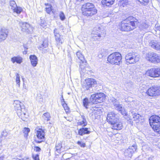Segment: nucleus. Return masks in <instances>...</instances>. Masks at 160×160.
Returning <instances> with one entry per match:
<instances>
[{"instance_id":"obj_50","label":"nucleus","mask_w":160,"mask_h":160,"mask_svg":"<svg viewBox=\"0 0 160 160\" xmlns=\"http://www.w3.org/2000/svg\"><path fill=\"white\" fill-rule=\"evenodd\" d=\"M141 26H142L143 29H145L148 28V25L146 23H144L141 25Z\"/></svg>"},{"instance_id":"obj_60","label":"nucleus","mask_w":160,"mask_h":160,"mask_svg":"<svg viewBox=\"0 0 160 160\" xmlns=\"http://www.w3.org/2000/svg\"><path fill=\"white\" fill-rule=\"evenodd\" d=\"M1 80V78H0V81Z\"/></svg>"},{"instance_id":"obj_6","label":"nucleus","mask_w":160,"mask_h":160,"mask_svg":"<svg viewBox=\"0 0 160 160\" xmlns=\"http://www.w3.org/2000/svg\"><path fill=\"white\" fill-rule=\"evenodd\" d=\"M105 98V95L103 93H97L92 94L91 96L90 100L93 103L102 102Z\"/></svg>"},{"instance_id":"obj_47","label":"nucleus","mask_w":160,"mask_h":160,"mask_svg":"<svg viewBox=\"0 0 160 160\" xmlns=\"http://www.w3.org/2000/svg\"><path fill=\"white\" fill-rule=\"evenodd\" d=\"M77 143L81 147H85L86 144H85V143H84L83 142H81V141H78L77 142Z\"/></svg>"},{"instance_id":"obj_14","label":"nucleus","mask_w":160,"mask_h":160,"mask_svg":"<svg viewBox=\"0 0 160 160\" xmlns=\"http://www.w3.org/2000/svg\"><path fill=\"white\" fill-rule=\"evenodd\" d=\"M117 114L113 112H110L107 115V119L111 124L113 123L114 121H117Z\"/></svg>"},{"instance_id":"obj_24","label":"nucleus","mask_w":160,"mask_h":160,"mask_svg":"<svg viewBox=\"0 0 160 160\" xmlns=\"http://www.w3.org/2000/svg\"><path fill=\"white\" fill-rule=\"evenodd\" d=\"M155 86L151 87L148 89L146 93L149 96H155Z\"/></svg>"},{"instance_id":"obj_40","label":"nucleus","mask_w":160,"mask_h":160,"mask_svg":"<svg viewBox=\"0 0 160 160\" xmlns=\"http://www.w3.org/2000/svg\"><path fill=\"white\" fill-rule=\"evenodd\" d=\"M89 103L88 101V99L87 98H85L83 100V104L84 106L86 108H87V106Z\"/></svg>"},{"instance_id":"obj_55","label":"nucleus","mask_w":160,"mask_h":160,"mask_svg":"<svg viewBox=\"0 0 160 160\" xmlns=\"http://www.w3.org/2000/svg\"><path fill=\"white\" fill-rule=\"evenodd\" d=\"M12 160H19V158H13V159H12Z\"/></svg>"},{"instance_id":"obj_44","label":"nucleus","mask_w":160,"mask_h":160,"mask_svg":"<svg viewBox=\"0 0 160 160\" xmlns=\"http://www.w3.org/2000/svg\"><path fill=\"white\" fill-rule=\"evenodd\" d=\"M121 3L123 6L124 7L125 5L128 4V0H122V1H121Z\"/></svg>"},{"instance_id":"obj_4","label":"nucleus","mask_w":160,"mask_h":160,"mask_svg":"<svg viewBox=\"0 0 160 160\" xmlns=\"http://www.w3.org/2000/svg\"><path fill=\"white\" fill-rule=\"evenodd\" d=\"M149 121L154 131L160 133V117L156 115H152L150 118Z\"/></svg>"},{"instance_id":"obj_7","label":"nucleus","mask_w":160,"mask_h":160,"mask_svg":"<svg viewBox=\"0 0 160 160\" xmlns=\"http://www.w3.org/2000/svg\"><path fill=\"white\" fill-rule=\"evenodd\" d=\"M145 58L150 62L154 63L160 62V56L154 52H149L146 53Z\"/></svg>"},{"instance_id":"obj_39","label":"nucleus","mask_w":160,"mask_h":160,"mask_svg":"<svg viewBox=\"0 0 160 160\" xmlns=\"http://www.w3.org/2000/svg\"><path fill=\"white\" fill-rule=\"evenodd\" d=\"M45 5L46 6H48V7L46 8V9L47 12L48 13H50L51 11V5L49 4H45Z\"/></svg>"},{"instance_id":"obj_30","label":"nucleus","mask_w":160,"mask_h":160,"mask_svg":"<svg viewBox=\"0 0 160 160\" xmlns=\"http://www.w3.org/2000/svg\"><path fill=\"white\" fill-rule=\"evenodd\" d=\"M91 36L92 38L93 39L96 40L98 39L101 37V33L100 32H95V34L93 33V32H92L91 33Z\"/></svg>"},{"instance_id":"obj_19","label":"nucleus","mask_w":160,"mask_h":160,"mask_svg":"<svg viewBox=\"0 0 160 160\" xmlns=\"http://www.w3.org/2000/svg\"><path fill=\"white\" fill-rule=\"evenodd\" d=\"M31 63L33 67H36L38 63L37 57L34 55H31L29 57Z\"/></svg>"},{"instance_id":"obj_3","label":"nucleus","mask_w":160,"mask_h":160,"mask_svg":"<svg viewBox=\"0 0 160 160\" xmlns=\"http://www.w3.org/2000/svg\"><path fill=\"white\" fill-rule=\"evenodd\" d=\"M108 61L112 65H120L122 63V56L120 53L118 52L113 53L108 57Z\"/></svg>"},{"instance_id":"obj_27","label":"nucleus","mask_w":160,"mask_h":160,"mask_svg":"<svg viewBox=\"0 0 160 160\" xmlns=\"http://www.w3.org/2000/svg\"><path fill=\"white\" fill-rule=\"evenodd\" d=\"M114 0H102L101 1L103 5L109 6L113 4Z\"/></svg>"},{"instance_id":"obj_32","label":"nucleus","mask_w":160,"mask_h":160,"mask_svg":"<svg viewBox=\"0 0 160 160\" xmlns=\"http://www.w3.org/2000/svg\"><path fill=\"white\" fill-rule=\"evenodd\" d=\"M42 119H44L45 121H46L49 120L50 118L49 113L48 112L44 113L42 117Z\"/></svg>"},{"instance_id":"obj_36","label":"nucleus","mask_w":160,"mask_h":160,"mask_svg":"<svg viewBox=\"0 0 160 160\" xmlns=\"http://www.w3.org/2000/svg\"><path fill=\"white\" fill-rule=\"evenodd\" d=\"M62 148V145L60 143H56L55 146L56 151L58 153H60V149Z\"/></svg>"},{"instance_id":"obj_1","label":"nucleus","mask_w":160,"mask_h":160,"mask_svg":"<svg viewBox=\"0 0 160 160\" xmlns=\"http://www.w3.org/2000/svg\"><path fill=\"white\" fill-rule=\"evenodd\" d=\"M138 22L135 18L130 16L123 21L121 24L120 30L124 31L133 30L136 28Z\"/></svg>"},{"instance_id":"obj_52","label":"nucleus","mask_w":160,"mask_h":160,"mask_svg":"<svg viewBox=\"0 0 160 160\" xmlns=\"http://www.w3.org/2000/svg\"><path fill=\"white\" fill-rule=\"evenodd\" d=\"M104 54L103 53L102 54H99L98 55V57L99 58H102L103 56H104Z\"/></svg>"},{"instance_id":"obj_21","label":"nucleus","mask_w":160,"mask_h":160,"mask_svg":"<svg viewBox=\"0 0 160 160\" xmlns=\"http://www.w3.org/2000/svg\"><path fill=\"white\" fill-rule=\"evenodd\" d=\"M76 55L80 60L79 63L81 62V63H86V62L84 59L83 55L80 51H78L76 52Z\"/></svg>"},{"instance_id":"obj_45","label":"nucleus","mask_w":160,"mask_h":160,"mask_svg":"<svg viewBox=\"0 0 160 160\" xmlns=\"http://www.w3.org/2000/svg\"><path fill=\"white\" fill-rule=\"evenodd\" d=\"M32 157L33 159L34 160H39V155L38 154H33Z\"/></svg>"},{"instance_id":"obj_22","label":"nucleus","mask_w":160,"mask_h":160,"mask_svg":"<svg viewBox=\"0 0 160 160\" xmlns=\"http://www.w3.org/2000/svg\"><path fill=\"white\" fill-rule=\"evenodd\" d=\"M57 29L56 28L54 30V33L55 37V40L58 44H62V41L60 38V34L57 33L56 32Z\"/></svg>"},{"instance_id":"obj_31","label":"nucleus","mask_w":160,"mask_h":160,"mask_svg":"<svg viewBox=\"0 0 160 160\" xmlns=\"http://www.w3.org/2000/svg\"><path fill=\"white\" fill-rule=\"evenodd\" d=\"M101 30V25L98 24L93 28L92 32H93V33L94 34H95V32H97L100 33Z\"/></svg>"},{"instance_id":"obj_35","label":"nucleus","mask_w":160,"mask_h":160,"mask_svg":"<svg viewBox=\"0 0 160 160\" xmlns=\"http://www.w3.org/2000/svg\"><path fill=\"white\" fill-rule=\"evenodd\" d=\"M16 82L17 83V86L19 87L20 86V77L19 74L17 73L16 75Z\"/></svg>"},{"instance_id":"obj_56","label":"nucleus","mask_w":160,"mask_h":160,"mask_svg":"<svg viewBox=\"0 0 160 160\" xmlns=\"http://www.w3.org/2000/svg\"><path fill=\"white\" fill-rule=\"evenodd\" d=\"M46 26V24H41V26H42L43 27H44Z\"/></svg>"},{"instance_id":"obj_43","label":"nucleus","mask_w":160,"mask_h":160,"mask_svg":"<svg viewBox=\"0 0 160 160\" xmlns=\"http://www.w3.org/2000/svg\"><path fill=\"white\" fill-rule=\"evenodd\" d=\"M63 106L66 112H68L69 111V108L67 106V104L66 103H62V101Z\"/></svg>"},{"instance_id":"obj_12","label":"nucleus","mask_w":160,"mask_h":160,"mask_svg":"<svg viewBox=\"0 0 160 160\" xmlns=\"http://www.w3.org/2000/svg\"><path fill=\"white\" fill-rule=\"evenodd\" d=\"M97 84V82L94 79L88 78L85 80L84 82L82 84L83 88L86 90H88L89 88L95 84Z\"/></svg>"},{"instance_id":"obj_59","label":"nucleus","mask_w":160,"mask_h":160,"mask_svg":"<svg viewBox=\"0 0 160 160\" xmlns=\"http://www.w3.org/2000/svg\"><path fill=\"white\" fill-rule=\"evenodd\" d=\"M132 119H130V118H129V119H128V120H131Z\"/></svg>"},{"instance_id":"obj_16","label":"nucleus","mask_w":160,"mask_h":160,"mask_svg":"<svg viewBox=\"0 0 160 160\" xmlns=\"http://www.w3.org/2000/svg\"><path fill=\"white\" fill-rule=\"evenodd\" d=\"M149 46L157 50H160V42L156 40H151L149 42Z\"/></svg>"},{"instance_id":"obj_28","label":"nucleus","mask_w":160,"mask_h":160,"mask_svg":"<svg viewBox=\"0 0 160 160\" xmlns=\"http://www.w3.org/2000/svg\"><path fill=\"white\" fill-rule=\"evenodd\" d=\"M81 118L82 119V121L78 122L77 123L78 125H81L83 127L86 126L87 124V122L85 118V116L83 115H81Z\"/></svg>"},{"instance_id":"obj_57","label":"nucleus","mask_w":160,"mask_h":160,"mask_svg":"<svg viewBox=\"0 0 160 160\" xmlns=\"http://www.w3.org/2000/svg\"><path fill=\"white\" fill-rule=\"evenodd\" d=\"M62 100L64 102H65V101H64V99L63 98V96H62Z\"/></svg>"},{"instance_id":"obj_51","label":"nucleus","mask_w":160,"mask_h":160,"mask_svg":"<svg viewBox=\"0 0 160 160\" xmlns=\"http://www.w3.org/2000/svg\"><path fill=\"white\" fill-rule=\"evenodd\" d=\"M155 28L156 29V30L160 31V26L158 24H156Z\"/></svg>"},{"instance_id":"obj_2","label":"nucleus","mask_w":160,"mask_h":160,"mask_svg":"<svg viewBox=\"0 0 160 160\" xmlns=\"http://www.w3.org/2000/svg\"><path fill=\"white\" fill-rule=\"evenodd\" d=\"M82 14L87 16H91L97 12V10L94 8V5L90 3L83 5L82 8Z\"/></svg>"},{"instance_id":"obj_26","label":"nucleus","mask_w":160,"mask_h":160,"mask_svg":"<svg viewBox=\"0 0 160 160\" xmlns=\"http://www.w3.org/2000/svg\"><path fill=\"white\" fill-rule=\"evenodd\" d=\"M25 110H22V111L20 112V115H19L18 114H17L19 118H21L23 121H26V119L28 118V116L26 114L25 112Z\"/></svg>"},{"instance_id":"obj_48","label":"nucleus","mask_w":160,"mask_h":160,"mask_svg":"<svg viewBox=\"0 0 160 160\" xmlns=\"http://www.w3.org/2000/svg\"><path fill=\"white\" fill-rule=\"evenodd\" d=\"M120 112L122 113V114L124 116H127V113L125 110L124 109H123Z\"/></svg>"},{"instance_id":"obj_10","label":"nucleus","mask_w":160,"mask_h":160,"mask_svg":"<svg viewBox=\"0 0 160 160\" xmlns=\"http://www.w3.org/2000/svg\"><path fill=\"white\" fill-rule=\"evenodd\" d=\"M137 149V146L136 145L129 147L128 148L125 150L124 154L126 158H131L132 154Z\"/></svg>"},{"instance_id":"obj_37","label":"nucleus","mask_w":160,"mask_h":160,"mask_svg":"<svg viewBox=\"0 0 160 160\" xmlns=\"http://www.w3.org/2000/svg\"><path fill=\"white\" fill-rule=\"evenodd\" d=\"M110 100L113 103V104L114 106H117L119 104V102L117 100L113 97L111 98Z\"/></svg>"},{"instance_id":"obj_17","label":"nucleus","mask_w":160,"mask_h":160,"mask_svg":"<svg viewBox=\"0 0 160 160\" xmlns=\"http://www.w3.org/2000/svg\"><path fill=\"white\" fill-rule=\"evenodd\" d=\"M8 31L7 30L2 29L0 31V41L5 40L7 37Z\"/></svg>"},{"instance_id":"obj_46","label":"nucleus","mask_w":160,"mask_h":160,"mask_svg":"<svg viewBox=\"0 0 160 160\" xmlns=\"http://www.w3.org/2000/svg\"><path fill=\"white\" fill-rule=\"evenodd\" d=\"M22 90L23 91V93L26 92L28 91L27 88L25 84L24 83L23 84Z\"/></svg>"},{"instance_id":"obj_54","label":"nucleus","mask_w":160,"mask_h":160,"mask_svg":"<svg viewBox=\"0 0 160 160\" xmlns=\"http://www.w3.org/2000/svg\"><path fill=\"white\" fill-rule=\"evenodd\" d=\"M20 160H30L28 158H24L22 159H19Z\"/></svg>"},{"instance_id":"obj_9","label":"nucleus","mask_w":160,"mask_h":160,"mask_svg":"<svg viewBox=\"0 0 160 160\" xmlns=\"http://www.w3.org/2000/svg\"><path fill=\"white\" fill-rule=\"evenodd\" d=\"M19 25L21 31L23 32L29 33H31L33 31L32 27L27 22H20L19 23Z\"/></svg>"},{"instance_id":"obj_8","label":"nucleus","mask_w":160,"mask_h":160,"mask_svg":"<svg viewBox=\"0 0 160 160\" xmlns=\"http://www.w3.org/2000/svg\"><path fill=\"white\" fill-rule=\"evenodd\" d=\"M146 74L152 77H160V68H154L148 69L146 71Z\"/></svg>"},{"instance_id":"obj_25","label":"nucleus","mask_w":160,"mask_h":160,"mask_svg":"<svg viewBox=\"0 0 160 160\" xmlns=\"http://www.w3.org/2000/svg\"><path fill=\"white\" fill-rule=\"evenodd\" d=\"M22 57L18 56L12 58L11 59V61L13 63L16 62L20 64L22 62Z\"/></svg>"},{"instance_id":"obj_34","label":"nucleus","mask_w":160,"mask_h":160,"mask_svg":"<svg viewBox=\"0 0 160 160\" xmlns=\"http://www.w3.org/2000/svg\"><path fill=\"white\" fill-rule=\"evenodd\" d=\"M48 41L47 40H45L43 42V43L39 46V49L41 50L42 49L46 48L48 47Z\"/></svg>"},{"instance_id":"obj_53","label":"nucleus","mask_w":160,"mask_h":160,"mask_svg":"<svg viewBox=\"0 0 160 160\" xmlns=\"http://www.w3.org/2000/svg\"><path fill=\"white\" fill-rule=\"evenodd\" d=\"M5 156L3 155L0 156V160H4Z\"/></svg>"},{"instance_id":"obj_5","label":"nucleus","mask_w":160,"mask_h":160,"mask_svg":"<svg viewBox=\"0 0 160 160\" xmlns=\"http://www.w3.org/2000/svg\"><path fill=\"white\" fill-rule=\"evenodd\" d=\"M125 59L127 63L132 64L135 63L139 61V58L138 53L129 52L126 55Z\"/></svg>"},{"instance_id":"obj_11","label":"nucleus","mask_w":160,"mask_h":160,"mask_svg":"<svg viewBox=\"0 0 160 160\" xmlns=\"http://www.w3.org/2000/svg\"><path fill=\"white\" fill-rule=\"evenodd\" d=\"M36 135L38 139H36V142L40 143L43 142L44 140L45 132L44 130L42 129H39L36 131Z\"/></svg>"},{"instance_id":"obj_33","label":"nucleus","mask_w":160,"mask_h":160,"mask_svg":"<svg viewBox=\"0 0 160 160\" xmlns=\"http://www.w3.org/2000/svg\"><path fill=\"white\" fill-rule=\"evenodd\" d=\"M22 131L24 133V137L27 139L28 135V133L30 131V129L28 128H23Z\"/></svg>"},{"instance_id":"obj_29","label":"nucleus","mask_w":160,"mask_h":160,"mask_svg":"<svg viewBox=\"0 0 160 160\" xmlns=\"http://www.w3.org/2000/svg\"><path fill=\"white\" fill-rule=\"evenodd\" d=\"M132 116L133 119L134 121H136V122H138V121H140L141 119L140 118L141 117V115L137 113H134L132 114Z\"/></svg>"},{"instance_id":"obj_41","label":"nucleus","mask_w":160,"mask_h":160,"mask_svg":"<svg viewBox=\"0 0 160 160\" xmlns=\"http://www.w3.org/2000/svg\"><path fill=\"white\" fill-rule=\"evenodd\" d=\"M59 16L61 20L62 21H63L65 20V16L63 12H60L59 15Z\"/></svg>"},{"instance_id":"obj_38","label":"nucleus","mask_w":160,"mask_h":160,"mask_svg":"<svg viewBox=\"0 0 160 160\" xmlns=\"http://www.w3.org/2000/svg\"><path fill=\"white\" fill-rule=\"evenodd\" d=\"M156 88L155 96L160 95V86H155Z\"/></svg>"},{"instance_id":"obj_58","label":"nucleus","mask_w":160,"mask_h":160,"mask_svg":"<svg viewBox=\"0 0 160 160\" xmlns=\"http://www.w3.org/2000/svg\"><path fill=\"white\" fill-rule=\"evenodd\" d=\"M2 147V145L1 144V143H0V150L1 149Z\"/></svg>"},{"instance_id":"obj_15","label":"nucleus","mask_w":160,"mask_h":160,"mask_svg":"<svg viewBox=\"0 0 160 160\" xmlns=\"http://www.w3.org/2000/svg\"><path fill=\"white\" fill-rule=\"evenodd\" d=\"M21 103V102L18 100H15L14 101L13 103L15 109L17 111V114H18L19 115H21L20 112L22 111V110H24V109L22 108Z\"/></svg>"},{"instance_id":"obj_49","label":"nucleus","mask_w":160,"mask_h":160,"mask_svg":"<svg viewBox=\"0 0 160 160\" xmlns=\"http://www.w3.org/2000/svg\"><path fill=\"white\" fill-rule=\"evenodd\" d=\"M34 150L36 152H40L41 151V149L39 147H38L35 146L34 147Z\"/></svg>"},{"instance_id":"obj_42","label":"nucleus","mask_w":160,"mask_h":160,"mask_svg":"<svg viewBox=\"0 0 160 160\" xmlns=\"http://www.w3.org/2000/svg\"><path fill=\"white\" fill-rule=\"evenodd\" d=\"M116 106V109L120 112L123 109V108L121 106V105L119 104V103L118 105L116 106Z\"/></svg>"},{"instance_id":"obj_20","label":"nucleus","mask_w":160,"mask_h":160,"mask_svg":"<svg viewBox=\"0 0 160 160\" xmlns=\"http://www.w3.org/2000/svg\"><path fill=\"white\" fill-rule=\"evenodd\" d=\"M114 122L113 123H111L112 125V128L118 130L121 129L122 127V123L121 122Z\"/></svg>"},{"instance_id":"obj_13","label":"nucleus","mask_w":160,"mask_h":160,"mask_svg":"<svg viewBox=\"0 0 160 160\" xmlns=\"http://www.w3.org/2000/svg\"><path fill=\"white\" fill-rule=\"evenodd\" d=\"M9 3L10 8L13 10V12H16L18 14H19L21 13L22 11V9L21 7L17 6L14 1L11 0Z\"/></svg>"},{"instance_id":"obj_18","label":"nucleus","mask_w":160,"mask_h":160,"mask_svg":"<svg viewBox=\"0 0 160 160\" xmlns=\"http://www.w3.org/2000/svg\"><path fill=\"white\" fill-rule=\"evenodd\" d=\"M86 63H82L81 62L80 64V68L81 70L80 72L81 74H87L89 72V70L88 69V68L86 67Z\"/></svg>"},{"instance_id":"obj_23","label":"nucleus","mask_w":160,"mask_h":160,"mask_svg":"<svg viewBox=\"0 0 160 160\" xmlns=\"http://www.w3.org/2000/svg\"><path fill=\"white\" fill-rule=\"evenodd\" d=\"M90 132L88 130L87 128H82L80 129L78 131V133L79 135L82 136L85 134H89Z\"/></svg>"}]
</instances>
